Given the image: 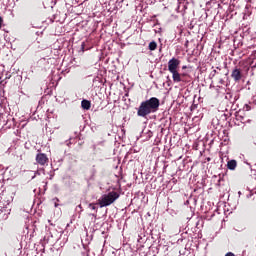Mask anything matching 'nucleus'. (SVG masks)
<instances>
[{"label":"nucleus","mask_w":256,"mask_h":256,"mask_svg":"<svg viewBox=\"0 0 256 256\" xmlns=\"http://www.w3.org/2000/svg\"><path fill=\"white\" fill-rule=\"evenodd\" d=\"M119 198L120 194L118 192H108V194H104L100 199H98V206H100V208L111 206Z\"/></svg>","instance_id":"obj_2"},{"label":"nucleus","mask_w":256,"mask_h":256,"mask_svg":"<svg viewBox=\"0 0 256 256\" xmlns=\"http://www.w3.org/2000/svg\"><path fill=\"white\" fill-rule=\"evenodd\" d=\"M36 162L38 165L44 167V166L48 165L49 158L47 157V155L45 153H38L36 155Z\"/></svg>","instance_id":"obj_4"},{"label":"nucleus","mask_w":256,"mask_h":256,"mask_svg":"<svg viewBox=\"0 0 256 256\" xmlns=\"http://www.w3.org/2000/svg\"><path fill=\"white\" fill-rule=\"evenodd\" d=\"M182 69H187V66H182Z\"/></svg>","instance_id":"obj_14"},{"label":"nucleus","mask_w":256,"mask_h":256,"mask_svg":"<svg viewBox=\"0 0 256 256\" xmlns=\"http://www.w3.org/2000/svg\"><path fill=\"white\" fill-rule=\"evenodd\" d=\"M188 77H190L188 73H179V78L177 80H172L174 83H189V80H187Z\"/></svg>","instance_id":"obj_5"},{"label":"nucleus","mask_w":256,"mask_h":256,"mask_svg":"<svg viewBox=\"0 0 256 256\" xmlns=\"http://www.w3.org/2000/svg\"><path fill=\"white\" fill-rule=\"evenodd\" d=\"M85 49V43H82V51Z\"/></svg>","instance_id":"obj_13"},{"label":"nucleus","mask_w":256,"mask_h":256,"mask_svg":"<svg viewBox=\"0 0 256 256\" xmlns=\"http://www.w3.org/2000/svg\"><path fill=\"white\" fill-rule=\"evenodd\" d=\"M231 77L234 81H241L242 79V72L239 68H234L231 73Z\"/></svg>","instance_id":"obj_6"},{"label":"nucleus","mask_w":256,"mask_h":256,"mask_svg":"<svg viewBox=\"0 0 256 256\" xmlns=\"http://www.w3.org/2000/svg\"><path fill=\"white\" fill-rule=\"evenodd\" d=\"M89 207H90V209H92L94 211L96 210V206L94 203H90Z\"/></svg>","instance_id":"obj_10"},{"label":"nucleus","mask_w":256,"mask_h":256,"mask_svg":"<svg viewBox=\"0 0 256 256\" xmlns=\"http://www.w3.org/2000/svg\"><path fill=\"white\" fill-rule=\"evenodd\" d=\"M159 108L160 100L157 97H151L140 103L137 108V117L145 119L149 115L157 113Z\"/></svg>","instance_id":"obj_1"},{"label":"nucleus","mask_w":256,"mask_h":256,"mask_svg":"<svg viewBox=\"0 0 256 256\" xmlns=\"http://www.w3.org/2000/svg\"><path fill=\"white\" fill-rule=\"evenodd\" d=\"M81 105H82V108L86 111H89L91 109V101L89 100H85V99L82 100Z\"/></svg>","instance_id":"obj_8"},{"label":"nucleus","mask_w":256,"mask_h":256,"mask_svg":"<svg viewBox=\"0 0 256 256\" xmlns=\"http://www.w3.org/2000/svg\"><path fill=\"white\" fill-rule=\"evenodd\" d=\"M180 65L181 60L175 57L171 58L167 63V69L169 73H171L172 79H174L175 81H177V79H180V73L178 71Z\"/></svg>","instance_id":"obj_3"},{"label":"nucleus","mask_w":256,"mask_h":256,"mask_svg":"<svg viewBox=\"0 0 256 256\" xmlns=\"http://www.w3.org/2000/svg\"><path fill=\"white\" fill-rule=\"evenodd\" d=\"M237 168V161L232 159L227 162V169L230 171H234Z\"/></svg>","instance_id":"obj_7"},{"label":"nucleus","mask_w":256,"mask_h":256,"mask_svg":"<svg viewBox=\"0 0 256 256\" xmlns=\"http://www.w3.org/2000/svg\"><path fill=\"white\" fill-rule=\"evenodd\" d=\"M225 256H236L233 252H227Z\"/></svg>","instance_id":"obj_11"},{"label":"nucleus","mask_w":256,"mask_h":256,"mask_svg":"<svg viewBox=\"0 0 256 256\" xmlns=\"http://www.w3.org/2000/svg\"><path fill=\"white\" fill-rule=\"evenodd\" d=\"M2 24H3V18L0 16V29L2 27Z\"/></svg>","instance_id":"obj_12"},{"label":"nucleus","mask_w":256,"mask_h":256,"mask_svg":"<svg viewBox=\"0 0 256 256\" xmlns=\"http://www.w3.org/2000/svg\"><path fill=\"white\" fill-rule=\"evenodd\" d=\"M211 159L210 158H207V161H210Z\"/></svg>","instance_id":"obj_15"},{"label":"nucleus","mask_w":256,"mask_h":256,"mask_svg":"<svg viewBox=\"0 0 256 256\" xmlns=\"http://www.w3.org/2000/svg\"><path fill=\"white\" fill-rule=\"evenodd\" d=\"M148 49H149V51H156L157 43L155 41L150 42L148 45Z\"/></svg>","instance_id":"obj_9"}]
</instances>
